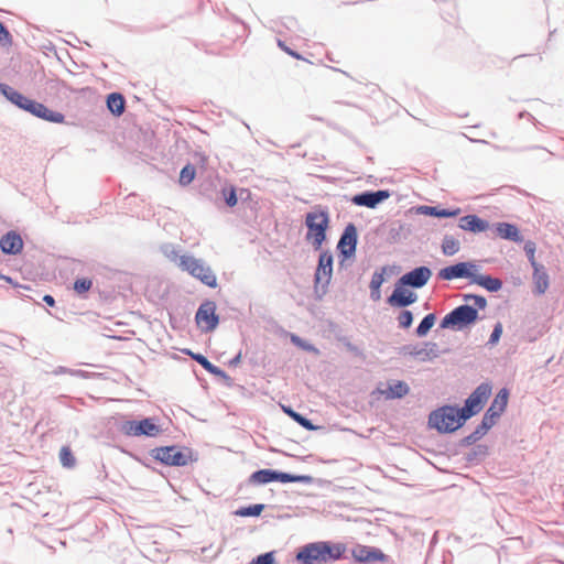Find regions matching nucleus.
Here are the masks:
<instances>
[{
	"mask_svg": "<svg viewBox=\"0 0 564 564\" xmlns=\"http://www.w3.org/2000/svg\"><path fill=\"white\" fill-rule=\"evenodd\" d=\"M345 551L343 543L313 542L299 550L296 560L301 564H330L339 560Z\"/></svg>",
	"mask_w": 564,
	"mask_h": 564,
	"instance_id": "f257e3e1",
	"label": "nucleus"
},
{
	"mask_svg": "<svg viewBox=\"0 0 564 564\" xmlns=\"http://www.w3.org/2000/svg\"><path fill=\"white\" fill-rule=\"evenodd\" d=\"M0 90L6 96V98L9 99L12 104L32 113L33 116L50 122H64L65 117L63 113L53 111L48 109L45 105L25 97L24 95L20 94L9 85L1 84Z\"/></svg>",
	"mask_w": 564,
	"mask_h": 564,
	"instance_id": "f03ea898",
	"label": "nucleus"
},
{
	"mask_svg": "<svg viewBox=\"0 0 564 564\" xmlns=\"http://www.w3.org/2000/svg\"><path fill=\"white\" fill-rule=\"evenodd\" d=\"M467 419L460 409L443 406L430 414L429 423L441 433L458 430Z\"/></svg>",
	"mask_w": 564,
	"mask_h": 564,
	"instance_id": "7ed1b4c3",
	"label": "nucleus"
},
{
	"mask_svg": "<svg viewBox=\"0 0 564 564\" xmlns=\"http://www.w3.org/2000/svg\"><path fill=\"white\" fill-rule=\"evenodd\" d=\"M152 456L166 466L181 467L196 460L191 448L175 445L156 447L152 451Z\"/></svg>",
	"mask_w": 564,
	"mask_h": 564,
	"instance_id": "20e7f679",
	"label": "nucleus"
},
{
	"mask_svg": "<svg viewBox=\"0 0 564 564\" xmlns=\"http://www.w3.org/2000/svg\"><path fill=\"white\" fill-rule=\"evenodd\" d=\"M328 223L329 219L326 212L308 213L305 217V225L307 227L306 239L312 241L316 250L321 249L326 239Z\"/></svg>",
	"mask_w": 564,
	"mask_h": 564,
	"instance_id": "39448f33",
	"label": "nucleus"
},
{
	"mask_svg": "<svg viewBox=\"0 0 564 564\" xmlns=\"http://www.w3.org/2000/svg\"><path fill=\"white\" fill-rule=\"evenodd\" d=\"M180 267L182 270L187 271L191 275L200 280L204 284L210 288L217 285V278L209 267H206L203 261L192 256L180 257Z\"/></svg>",
	"mask_w": 564,
	"mask_h": 564,
	"instance_id": "423d86ee",
	"label": "nucleus"
},
{
	"mask_svg": "<svg viewBox=\"0 0 564 564\" xmlns=\"http://www.w3.org/2000/svg\"><path fill=\"white\" fill-rule=\"evenodd\" d=\"M478 317L476 308L469 305H460L453 310L451 313L445 315L442 319L441 327H458L463 328L467 325L473 324Z\"/></svg>",
	"mask_w": 564,
	"mask_h": 564,
	"instance_id": "0eeeda50",
	"label": "nucleus"
},
{
	"mask_svg": "<svg viewBox=\"0 0 564 564\" xmlns=\"http://www.w3.org/2000/svg\"><path fill=\"white\" fill-rule=\"evenodd\" d=\"M121 431L128 436H149L155 437L161 433V427L153 419H143L141 421H127L122 424Z\"/></svg>",
	"mask_w": 564,
	"mask_h": 564,
	"instance_id": "6e6552de",
	"label": "nucleus"
},
{
	"mask_svg": "<svg viewBox=\"0 0 564 564\" xmlns=\"http://www.w3.org/2000/svg\"><path fill=\"white\" fill-rule=\"evenodd\" d=\"M490 393L491 387L488 383H482L477 387V389L466 400L465 406L460 409L465 417L469 419L480 412Z\"/></svg>",
	"mask_w": 564,
	"mask_h": 564,
	"instance_id": "1a4fd4ad",
	"label": "nucleus"
},
{
	"mask_svg": "<svg viewBox=\"0 0 564 564\" xmlns=\"http://www.w3.org/2000/svg\"><path fill=\"white\" fill-rule=\"evenodd\" d=\"M195 319L202 332L208 333L214 330L219 322L215 303L212 301L204 302L198 307Z\"/></svg>",
	"mask_w": 564,
	"mask_h": 564,
	"instance_id": "9d476101",
	"label": "nucleus"
},
{
	"mask_svg": "<svg viewBox=\"0 0 564 564\" xmlns=\"http://www.w3.org/2000/svg\"><path fill=\"white\" fill-rule=\"evenodd\" d=\"M477 265L473 262H458L454 265H448L440 270L438 278L442 280L451 281L454 279L467 278L473 281Z\"/></svg>",
	"mask_w": 564,
	"mask_h": 564,
	"instance_id": "9b49d317",
	"label": "nucleus"
},
{
	"mask_svg": "<svg viewBox=\"0 0 564 564\" xmlns=\"http://www.w3.org/2000/svg\"><path fill=\"white\" fill-rule=\"evenodd\" d=\"M333 273V256L324 251L319 254L318 259V265L315 272V288L316 290L321 286L322 289H325Z\"/></svg>",
	"mask_w": 564,
	"mask_h": 564,
	"instance_id": "f8f14e48",
	"label": "nucleus"
},
{
	"mask_svg": "<svg viewBox=\"0 0 564 564\" xmlns=\"http://www.w3.org/2000/svg\"><path fill=\"white\" fill-rule=\"evenodd\" d=\"M303 477L293 476L285 473H279L271 469H261L251 475V480L258 484H268L271 481H281V482H296L301 481Z\"/></svg>",
	"mask_w": 564,
	"mask_h": 564,
	"instance_id": "ddd939ff",
	"label": "nucleus"
},
{
	"mask_svg": "<svg viewBox=\"0 0 564 564\" xmlns=\"http://www.w3.org/2000/svg\"><path fill=\"white\" fill-rule=\"evenodd\" d=\"M351 555L359 563H376L386 561V555L376 547L357 544L351 550Z\"/></svg>",
	"mask_w": 564,
	"mask_h": 564,
	"instance_id": "4468645a",
	"label": "nucleus"
},
{
	"mask_svg": "<svg viewBox=\"0 0 564 564\" xmlns=\"http://www.w3.org/2000/svg\"><path fill=\"white\" fill-rule=\"evenodd\" d=\"M431 275L432 271L427 267H419L402 275L399 280V283L401 285L422 288L427 283Z\"/></svg>",
	"mask_w": 564,
	"mask_h": 564,
	"instance_id": "2eb2a0df",
	"label": "nucleus"
},
{
	"mask_svg": "<svg viewBox=\"0 0 564 564\" xmlns=\"http://www.w3.org/2000/svg\"><path fill=\"white\" fill-rule=\"evenodd\" d=\"M405 285L397 284L393 293L389 296L388 303L392 306L404 307L416 301V295L404 288Z\"/></svg>",
	"mask_w": 564,
	"mask_h": 564,
	"instance_id": "dca6fc26",
	"label": "nucleus"
},
{
	"mask_svg": "<svg viewBox=\"0 0 564 564\" xmlns=\"http://www.w3.org/2000/svg\"><path fill=\"white\" fill-rule=\"evenodd\" d=\"M458 227L465 231L479 234L487 231L490 225L487 220L481 219L477 215H466L459 219Z\"/></svg>",
	"mask_w": 564,
	"mask_h": 564,
	"instance_id": "f3484780",
	"label": "nucleus"
},
{
	"mask_svg": "<svg viewBox=\"0 0 564 564\" xmlns=\"http://www.w3.org/2000/svg\"><path fill=\"white\" fill-rule=\"evenodd\" d=\"M389 197L387 191L367 192L352 197V203L358 206L375 208L379 203Z\"/></svg>",
	"mask_w": 564,
	"mask_h": 564,
	"instance_id": "a211bd4d",
	"label": "nucleus"
},
{
	"mask_svg": "<svg viewBox=\"0 0 564 564\" xmlns=\"http://www.w3.org/2000/svg\"><path fill=\"white\" fill-rule=\"evenodd\" d=\"M0 248L7 254H18L23 248V240L15 231H9L0 239Z\"/></svg>",
	"mask_w": 564,
	"mask_h": 564,
	"instance_id": "6ab92c4d",
	"label": "nucleus"
},
{
	"mask_svg": "<svg viewBox=\"0 0 564 564\" xmlns=\"http://www.w3.org/2000/svg\"><path fill=\"white\" fill-rule=\"evenodd\" d=\"M357 243V234L354 225H348L340 237L338 248L345 256H350L355 252Z\"/></svg>",
	"mask_w": 564,
	"mask_h": 564,
	"instance_id": "aec40b11",
	"label": "nucleus"
},
{
	"mask_svg": "<svg viewBox=\"0 0 564 564\" xmlns=\"http://www.w3.org/2000/svg\"><path fill=\"white\" fill-rule=\"evenodd\" d=\"M533 268V285H534V292L539 295H542L546 292L549 289L550 280L549 274L542 264H538Z\"/></svg>",
	"mask_w": 564,
	"mask_h": 564,
	"instance_id": "412c9836",
	"label": "nucleus"
},
{
	"mask_svg": "<svg viewBox=\"0 0 564 564\" xmlns=\"http://www.w3.org/2000/svg\"><path fill=\"white\" fill-rule=\"evenodd\" d=\"M497 235L507 240L519 242L522 240L519 229L509 223H498L496 225Z\"/></svg>",
	"mask_w": 564,
	"mask_h": 564,
	"instance_id": "4be33fe9",
	"label": "nucleus"
},
{
	"mask_svg": "<svg viewBox=\"0 0 564 564\" xmlns=\"http://www.w3.org/2000/svg\"><path fill=\"white\" fill-rule=\"evenodd\" d=\"M471 283L482 286L490 292H497L502 286V282L499 279L490 275L477 274V272H475Z\"/></svg>",
	"mask_w": 564,
	"mask_h": 564,
	"instance_id": "5701e85b",
	"label": "nucleus"
},
{
	"mask_svg": "<svg viewBox=\"0 0 564 564\" xmlns=\"http://www.w3.org/2000/svg\"><path fill=\"white\" fill-rule=\"evenodd\" d=\"M508 397H509V393H508V390L507 389H501L498 394L496 395V398L494 399L490 408L488 409L489 411V416H500L501 413L505 411L506 406H507V403H508Z\"/></svg>",
	"mask_w": 564,
	"mask_h": 564,
	"instance_id": "b1692460",
	"label": "nucleus"
},
{
	"mask_svg": "<svg viewBox=\"0 0 564 564\" xmlns=\"http://www.w3.org/2000/svg\"><path fill=\"white\" fill-rule=\"evenodd\" d=\"M421 213L427 216L438 217V218H451L456 217L460 214V208L454 209H444L436 206H422L420 208Z\"/></svg>",
	"mask_w": 564,
	"mask_h": 564,
	"instance_id": "393cba45",
	"label": "nucleus"
},
{
	"mask_svg": "<svg viewBox=\"0 0 564 564\" xmlns=\"http://www.w3.org/2000/svg\"><path fill=\"white\" fill-rule=\"evenodd\" d=\"M126 101L121 94L112 93L107 98V107L115 116H121L124 111Z\"/></svg>",
	"mask_w": 564,
	"mask_h": 564,
	"instance_id": "a878e982",
	"label": "nucleus"
},
{
	"mask_svg": "<svg viewBox=\"0 0 564 564\" xmlns=\"http://www.w3.org/2000/svg\"><path fill=\"white\" fill-rule=\"evenodd\" d=\"M409 392V387L403 381H395L389 384L387 390L381 391L387 399L402 398Z\"/></svg>",
	"mask_w": 564,
	"mask_h": 564,
	"instance_id": "bb28decb",
	"label": "nucleus"
},
{
	"mask_svg": "<svg viewBox=\"0 0 564 564\" xmlns=\"http://www.w3.org/2000/svg\"><path fill=\"white\" fill-rule=\"evenodd\" d=\"M441 249H442L443 254L454 256L459 251L460 242L454 236L445 235L442 240Z\"/></svg>",
	"mask_w": 564,
	"mask_h": 564,
	"instance_id": "cd10ccee",
	"label": "nucleus"
},
{
	"mask_svg": "<svg viewBox=\"0 0 564 564\" xmlns=\"http://www.w3.org/2000/svg\"><path fill=\"white\" fill-rule=\"evenodd\" d=\"M384 272H386V269L382 268L380 272L377 271L372 274L369 286L371 290L372 297L375 300H378L380 297V288L384 281V276H383Z\"/></svg>",
	"mask_w": 564,
	"mask_h": 564,
	"instance_id": "c85d7f7f",
	"label": "nucleus"
},
{
	"mask_svg": "<svg viewBox=\"0 0 564 564\" xmlns=\"http://www.w3.org/2000/svg\"><path fill=\"white\" fill-rule=\"evenodd\" d=\"M188 355L197 361L205 370H207L209 373L218 375L220 373V370L214 366L205 356L200 354H194L188 351Z\"/></svg>",
	"mask_w": 564,
	"mask_h": 564,
	"instance_id": "c756f323",
	"label": "nucleus"
},
{
	"mask_svg": "<svg viewBox=\"0 0 564 564\" xmlns=\"http://www.w3.org/2000/svg\"><path fill=\"white\" fill-rule=\"evenodd\" d=\"M436 317L434 314H427L416 328V335L420 337L425 336L434 326Z\"/></svg>",
	"mask_w": 564,
	"mask_h": 564,
	"instance_id": "7c9ffc66",
	"label": "nucleus"
},
{
	"mask_svg": "<svg viewBox=\"0 0 564 564\" xmlns=\"http://www.w3.org/2000/svg\"><path fill=\"white\" fill-rule=\"evenodd\" d=\"M263 505H252L249 507L240 508L236 511V514L239 517H258L263 511Z\"/></svg>",
	"mask_w": 564,
	"mask_h": 564,
	"instance_id": "2f4dec72",
	"label": "nucleus"
},
{
	"mask_svg": "<svg viewBox=\"0 0 564 564\" xmlns=\"http://www.w3.org/2000/svg\"><path fill=\"white\" fill-rule=\"evenodd\" d=\"M196 171L191 164L185 165L180 173V184L185 186L193 182Z\"/></svg>",
	"mask_w": 564,
	"mask_h": 564,
	"instance_id": "473e14b6",
	"label": "nucleus"
},
{
	"mask_svg": "<svg viewBox=\"0 0 564 564\" xmlns=\"http://www.w3.org/2000/svg\"><path fill=\"white\" fill-rule=\"evenodd\" d=\"M59 460L64 467L72 468L75 466V457L68 446H63L59 451Z\"/></svg>",
	"mask_w": 564,
	"mask_h": 564,
	"instance_id": "72a5a7b5",
	"label": "nucleus"
},
{
	"mask_svg": "<svg viewBox=\"0 0 564 564\" xmlns=\"http://www.w3.org/2000/svg\"><path fill=\"white\" fill-rule=\"evenodd\" d=\"M284 412L290 417H292L295 422H297L300 425L305 427L306 430H308V431L315 430V426L312 424V422L310 420L305 419L304 416H302L297 412L293 411L292 409H285L284 408Z\"/></svg>",
	"mask_w": 564,
	"mask_h": 564,
	"instance_id": "f704fd0d",
	"label": "nucleus"
},
{
	"mask_svg": "<svg viewBox=\"0 0 564 564\" xmlns=\"http://www.w3.org/2000/svg\"><path fill=\"white\" fill-rule=\"evenodd\" d=\"M221 194L226 200V204L229 207H234L237 205L238 199L234 186L223 188Z\"/></svg>",
	"mask_w": 564,
	"mask_h": 564,
	"instance_id": "c9c22d12",
	"label": "nucleus"
},
{
	"mask_svg": "<svg viewBox=\"0 0 564 564\" xmlns=\"http://www.w3.org/2000/svg\"><path fill=\"white\" fill-rule=\"evenodd\" d=\"M91 286H93V281L87 278L77 279L74 283V290L78 294L88 292L91 289Z\"/></svg>",
	"mask_w": 564,
	"mask_h": 564,
	"instance_id": "e433bc0d",
	"label": "nucleus"
},
{
	"mask_svg": "<svg viewBox=\"0 0 564 564\" xmlns=\"http://www.w3.org/2000/svg\"><path fill=\"white\" fill-rule=\"evenodd\" d=\"M524 251L532 267L540 264L535 259V243L533 241L525 242Z\"/></svg>",
	"mask_w": 564,
	"mask_h": 564,
	"instance_id": "4c0bfd02",
	"label": "nucleus"
},
{
	"mask_svg": "<svg viewBox=\"0 0 564 564\" xmlns=\"http://www.w3.org/2000/svg\"><path fill=\"white\" fill-rule=\"evenodd\" d=\"M413 315L410 311H402L398 316L399 326L402 328H409L412 324Z\"/></svg>",
	"mask_w": 564,
	"mask_h": 564,
	"instance_id": "58836bf2",
	"label": "nucleus"
},
{
	"mask_svg": "<svg viewBox=\"0 0 564 564\" xmlns=\"http://www.w3.org/2000/svg\"><path fill=\"white\" fill-rule=\"evenodd\" d=\"M464 300L473 301L478 308H485L487 305L486 299L480 295L467 294L464 296Z\"/></svg>",
	"mask_w": 564,
	"mask_h": 564,
	"instance_id": "ea45409f",
	"label": "nucleus"
},
{
	"mask_svg": "<svg viewBox=\"0 0 564 564\" xmlns=\"http://www.w3.org/2000/svg\"><path fill=\"white\" fill-rule=\"evenodd\" d=\"M251 564H275L273 552L259 555L251 562Z\"/></svg>",
	"mask_w": 564,
	"mask_h": 564,
	"instance_id": "a19ab883",
	"label": "nucleus"
},
{
	"mask_svg": "<svg viewBox=\"0 0 564 564\" xmlns=\"http://www.w3.org/2000/svg\"><path fill=\"white\" fill-rule=\"evenodd\" d=\"M12 36L9 31L6 29L2 22H0V44L2 45H11Z\"/></svg>",
	"mask_w": 564,
	"mask_h": 564,
	"instance_id": "79ce46f5",
	"label": "nucleus"
},
{
	"mask_svg": "<svg viewBox=\"0 0 564 564\" xmlns=\"http://www.w3.org/2000/svg\"><path fill=\"white\" fill-rule=\"evenodd\" d=\"M278 46L284 51L286 54H289L290 56L296 58V59H302L303 57L295 51L291 50L289 46L285 45V43L281 40H278Z\"/></svg>",
	"mask_w": 564,
	"mask_h": 564,
	"instance_id": "37998d69",
	"label": "nucleus"
},
{
	"mask_svg": "<svg viewBox=\"0 0 564 564\" xmlns=\"http://www.w3.org/2000/svg\"><path fill=\"white\" fill-rule=\"evenodd\" d=\"M501 334H502V325L500 323H498L495 326V328H494V330H492V333L490 335L489 343L490 344H496L499 340Z\"/></svg>",
	"mask_w": 564,
	"mask_h": 564,
	"instance_id": "c03bdc74",
	"label": "nucleus"
},
{
	"mask_svg": "<svg viewBox=\"0 0 564 564\" xmlns=\"http://www.w3.org/2000/svg\"><path fill=\"white\" fill-rule=\"evenodd\" d=\"M291 340L293 344H295L296 346L305 349V350H315L311 345H307L305 344L300 337L295 336V335H292L291 336Z\"/></svg>",
	"mask_w": 564,
	"mask_h": 564,
	"instance_id": "a18cd8bd",
	"label": "nucleus"
},
{
	"mask_svg": "<svg viewBox=\"0 0 564 564\" xmlns=\"http://www.w3.org/2000/svg\"><path fill=\"white\" fill-rule=\"evenodd\" d=\"M488 415H489V411L487 410V412L482 419V424L487 427H490L495 424V421L498 416H489L488 417Z\"/></svg>",
	"mask_w": 564,
	"mask_h": 564,
	"instance_id": "49530a36",
	"label": "nucleus"
},
{
	"mask_svg": "<svg viewBox=\"0 0 564 564\" xmlns=\"http://www.w3.org/2000/svg\"><path fill=\"white\" fill-rule=\"evenodd\" d=\"M43 301L50 306L55 305V300L52 295H44Z\"/></svg>",
	"mask_w": 564,
	"mask_h": 564,
	"instance_id": "de8ad7c7",
	"label": "nucleus"
},
{
	"mask_svg": "<svg viewBox=\"0 0 564 564\" xmlns=\"http://www.w3.org/2000/svg\"><path fill=\"white\" fill-rule=\"evenodd\" d=\"M346 346H347V348H348L350 351H352L354 354H356V355H360V356L362 355V354H361V351H360L356 346H354L352 344H349V343H348Z\"/></svg>",
	"mask_w": 564,
	"mask_h": 564,
	"instance_id": "09e8293b",
	"label": "nucleus"
}]
</instances>
